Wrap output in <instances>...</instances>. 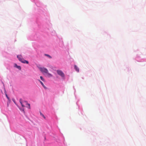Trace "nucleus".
I'll use <instances>...</instances> for the list:
<instances>
[{
  "mask_svg": "<svg viewBox=\"0 0 146 146\" xmlns=\"http://www.w3.org/2000/svg\"><path fill=\"white\" fill-rule=\"evenodd\" d=\"M74 68L76 71L78 72H79V69L76 65H74Z\"/></svg>",
  "mask_w": 146,
  "mask_h": 146,
  "instance_id": "obj_6",
  "label": "nucleus"
},
{
  "mask_svg": "<svg viewBox=\"0 0 146 146\" xmlns=\"http://www.w3.org/2000/svg\"><path fill=\"white\" fill-rule=\"evenodd\" d=\"M17 58H18L19 60L20 61H21L22 62L25 63H26L27 64L29 63V62L23 58L22 56L21 55H19L17 56Z\"/></svg>",
  "mask_w": 146,
  "mask_h": 146,
  "instance_id": "obj_3",
  "label": "nucleus"
},
{
  "mask_svg": "<svg viewBox=\"0 0 146 146\" xmlns=\"http://www.w3.org/2000/svg\"><path fill=\"white\" fill-rule=\"evenodd\" d=\"M19 102L21 103L22 106L23 107H25V104L26 105H28V107L29 108H30V104H28L27 101H24L22 102V100L21 99H20L19 100Z\"/></svg>",
  "mask_w": 146,
  "mask_h": 146,
  "instance_id": "obj_2",
  "label": "nucleus"
},
{
  "mask_svg": "<svg viewBox=\"0 0 146 146\" xmlns=\"http://www.w3.org/2000/svg\"><path fill=\"white\" fill-rule=\"evenodd\" d=\"M45 55L48 57H49V58H52V57L50 56V55H49L48 54H45Z\"/></svg>",
  "mask_w": 146,
  "mask_h": 146,
  "instance_id": "obj_8",
  "label": "nucleus"
},
{
  "mask_svg": "<svg viewBox=\"0 0 146 146\" xmlns=\"http://www.w3.org/2000/svg\"><path fill=\"white\" fill-rule=\"evenodd\" d=\"M57 72L59 75L61 76L63 78L64 77V74L62 71L60 70H57Z\"/></svg>",
  "mask_w": 146,
  "mask_h": 146,
  "instance_id": "obj_4",
  "label": "nucleus"
},
{
  "mask_svg": "<svg viewBox=\"0 0 146 146\" xmlns=\"http://www.w3.org/2000/svg\"><path fill=\"white\" fill-rule=\"evenodd\" d=\"M40 78L42 81H44V79L42 77V76H40Z\"/></svg>",
  "mask_w": 146,
  "mask_h": 146,
  "instance_id": "obj_9",
  "label": "nucleus"
},
{
  "mask_svg": "<svg viewBox=\"0 0 146 146\" xmlns=\"http://www.w3.org/2000/svg\"><path fill=\"white\" fill-rule=\"evenodd\" d=\"M6 97H7V98L8 99H9V98L8 97L7 95L6 94Z\"/></svg>",
  "mask_w": 146,
  "mask_h": 146,
  "instance_id": "obj_11",
  "label": "nucleus"
},
{
  "mask_svg": "<svg viewBox=\"0 0 146 146\" xmlns=\"http://www.w3.org/2000/svg\"><path fill=\"white\" fill-rule=\"evenodd\" d=\"M39 81L40 82V84H41L42 86H43V87L44 88H46V87H45V86L44 85L43 83L40 80H39Z\"/></svg>",
  "mask_w": 146,
  "mask_h": 146,
  "instance_id": "obj_7",
  "label": "nucleus"
},
{
  "mask_svg": "<svg viewBox=\"0 0 146 146\" xmlns=\"http://www.w3.org/2000/svg\"><path fill=\"white\" fill-rule=\"evenodd\" d=\"M40 70L43 74H46L50 77L52 76V74L48 73V71L47 69L44 68H39Z\"/></svg>",
  "mask_w": 146,
  "mask_h": 146,
  "instance_id": "obj_1",
  "label": "nucleus"
},
{
  "mask_svg": "<svg viewBox=\"0 0 146 146\" xmlns=\"http://www.w3.org/2000/svg\"><path fill=\"white\" fill-rule=\"evenodd\" d=\"M40 114L41 115L44 119H45V117L44 115L41 112H40Z\"/></svg>",
  "mask_w": 146,
  "mask_h": 146,
  "instance_id": "obj_10",
  "label": "nucleus"
},
{
  "mask_svg": "<svg viewBox=\"0 0 146 146\" xmlns=\"http://www.w3.org/2000/svg\"><path fill=\"white\" fill-rule=\"evenodd\" d=\"M14 67H15L17 68L18 69H19V70H21V67L20 66H18L16 64H14Z\"/></svg>",
  "mask_w": 146,
  "mask_h": 146,
  "instance_id": "obj_5",
  "label": "nucleus"
}]
</instances>
